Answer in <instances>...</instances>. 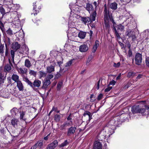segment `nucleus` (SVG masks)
<instances>
[{"instance_id":"obj_35","label":"nucleus","mask_w":149,"mask_h":149,"mask_svg":"<svg viewBox=\"0 0 149 149\" xmlns=\"http://www.w3.org/2000/svg\"><path fill=\"white\" fill-rule=\"evenodd\" d=\"M124 28V26L120 24L117 26V29L118 30H120V31H122Z\"/></svg>"},{"instance_id":"obj_29","label":"nucleus","mask_w":149,"mask_h":149,"mask_svg":"<svg viewBox=\"0 0 149 149\" xmlns=\"http://www.w3.org/2000/svg\"><path fill=\"white\" fill-rule=\"evenodd\" d=\"M18 112V110L16 108H13L11 110V112L13 115H16Z\"/></svg>"},{"instance_id":"obj_16","label":"nucleus","mask_w":149,"mask_h":149,"mask_svg":"<svg viewBox=\"0 0 149 149\" xmlns=\"http://www.w3.org/2000/svg\"><path fill=\"white\" fill-rule=\"evenodd\" d=\"M20 44H19L18 42H15L13 44L12 47L14 50L16 51L20 48Z\"/></svg>"},{"instance_id":"obj_38","label":"nucleus","mask_w":149,"mask_h":149,"mask_svg":"<svg viewBox=\"0 0 149 149\" xmlns=\"http://www.w3.org/2000/svg\"><path fill=\"white\" fill-rule=\"evenodd\" d=\"M90 101L91 102H93L95 101L96 100V98L93 95H91L90 96Z\"/></svg>"},{"instance_id":"obj_22","label":"nucleus","mask_w":149,"mask_h":149,"mask_svg":"<svg viewBox=\"0 0 149 149\" xmlns=\"http://www.w3.org/2000/svg\"><path fill=\"white\" fill-rule=\"evenodd\" d=\"M19 73L22 74H24L26 73L27 69L26 68H24V69L22 68H18L17 69Z\"/></svg>"},{"instance_id":"obj_8","label":"nucleus","mask_w":149,"mask_h":149,"mask_svg":"<svg viewBox=\"0 0 149 149\" xmlns=\"http://www.w3.org/2000/svg\"><path fill=\"white\" fill-rule=\"evenodd\" d=\"M76 128L75 127H71L69 128L68 130L67 135L68 136H70L71 134H73L75 132Z\"/></svg>"},{"instance_id":"obj_63","label":"nucleus","mask_w":149,"mask_h":149,"mask_svg":"<svg viewBox=\"0 0 149 149\" xmlns=\"http://www.w3.org/2000/svg\"><path fill=\"white\" fill-rule=\"evenodd\" d=\"M0 131L1 133H3L4 132V128L1 127V128H0Z\"/></svg>"},{"instance_id":"obj_10","label":"nucleus","mask_w":149,"mask_h":149,"mask_svg":"<svg viewBox=\"0 0 149 149\" xmlns=\"http://www.w3.org/2000/svg\"><path fill=\"white\" fill-rule=\"evenodd\" d=\"M102 145L101 143L98 141H97L95 142L94 146V149H102Z\"/></svg>"},{"instance_id":"obj_18","label":"nucleus","mask_w":149,"mask_h":149,"mask_svg":"<svg viewBox=\"0 0 149 149\" xmlns=\"http://www.w3.org/2000/svg\"><path fill=\"white\" fill-rule=\"evenodd\" d=\"M17 86L19 91H23L24 89V87L22 83L20 81L17 82Z\"/></svg>"},{"instance_id":"obj_23","label":"nucleus","mask_w":149,"mask_h":149,"mask_svg":"<svg viewBox=\"0 0 149 149\" xmlns=\"http://www.w3.org/2000/svg\"><path fill=\"white\" fill-rule=\"evenodd\" d=\"M12 79L15 82H17V81H19V77L16 74H13L12 76Z\"/></svg>"},{"instance_id":"obj_28","label":"nucleus","mask_w":149,"mask_h":149,"mask_svg":"<svg viewBox=\"0 0 149 149\" xmlns=\"http://www.w3.org/2000/svg\"><path fill=\"white\" fill-rule=\"evenodd\" d=\"M39 75L40 79L45 77L46 75V73L42 71H40L39 72Z\"/></svg>"},{"instance_id":"obj_26","label":"nucleus","mask_w":149,"mask_h":149,"mask_svg":"<svg viewBox=\"0 0 149 149\" xmlns=\"http://www.w3.org/2000/svg\"><path fill=\"white\" fill-rule=\"evenodd\" d=\"M25 66L28 68H30L31 65V63L29 59H26L25 61Z\"/></svg>"},{"instance_id":"obj_42","label":"nucleus","mask_w":149,"mask_h":149,"mask_svg":"<svg viewBox=\"0 0 149 149\" xmlns=\"http://www.w3.org/2000/svg\"><path fill=\"white\" fill-rule=\"evenodd\" d=\"M20 119L23 120V116L25 114V112L23 111H21L20 112Z\"/></svg>"},{"instance_id":"obj_46","label":"nucleus","mask_w":149,"mask_h":149,"mask_svg":"<svg viewBox=\"0 0 149 149\" xmlns=\"http://www.w3.org/2000/svg\"><path fill=\"white\" fill-rule=\"evenodd\" d=\"M72 61H73V60H71L70 61L68 62H67L66 63L65 66L66 67H68L70 66V65H71L72 63Z\"/></svg>"},{"instance_id":"obj_13","label":"nucleus","mask_w":149,"mask_h":149,"mask_svg":"<svg viewBox=\"0 0 149 149\" xmlns=\"http://www.w3.org/2000/svg\"><path fill=\"white\" fill-rule=\"evenodd\" d=\"M139 105L133 106L131 108V111L133 113H139Z\"/></svg>"},{"instance_id":"obj_40","label":"nucleus","mask_w":149,"mask_h":149,"mask_svg":"<svg viewBox=\"0 0 149 149\" xmlns=\"http://www.w3.org/2000/svg\"><path fill=\"white\" fill-rule=\"evenodd\" d=\"M36 3H33V10H35V11L36 12L35 13H34V15H37L38 13L39 12V10H38L37 9H36V5H35V4H36Z\"/></svg>"},{"instance_id":"obj_55","label":"nucleus","mask_w":149,"mask_h":149,"mask_svg":"<svg viewBox=\"0 0 149 149\" xmlns=\"http://www.w3.org/2000/svg\"><path fill=\"white\" fill-rule=\"evenodd\" d=\"M120 65V63L119 62L118 63H114L113 66L116 68L118 67Z\"/></svg>"},{"instance_id":"obj_56","label":"nucleus","mask_w":149,"mask_h":149,"mask_svg":"<svg viewBox=\"0 0 149 149\" xmlns=\"http://www.w3.org/2000/svg\"><path fill=\"white\" fill-rule=\"evenodd\" d=\"M132 55V51L130 49H129L128 52V56L130 57H131Z\"/></svg>"},{"instance_id":"obj_41","label":"nucleus","mask_w":149,"mask_h":149,"mask_svg":"<svg viewBox=\"0 0 149 149\" xmlns=\"http://www.w3.org/2000/svg\"><path fill=\"white\" fill-rule=\"evenodd\" d=\"M134 74H135L132 72H129L128 73L127 77L128 78L132 77L134 76Z\"/></svg>"},{"instance_id":"obj_24","label":"nucleus","mask_w":149,"mask_h":149,"mask_svg":"<svg viewBox=\"0 0 149 149\" xmlns=\"http://www.w3.org/2000/svg\"><path fill=\"white\" fill-rule=\"evenodd\" d=\"M86 34L85 32L80 31L79 33L78 37L81 39H84L85 37Z\"/></svg>"},{"instance_id":"obj_61","label":"nucleus","mask_w":149,"mask_h":149,"mask_svg":"<svg viewBox=\"0 0 149 149\" xmlns=\"http://www.w3.org/2000/svg\"><path fill=\"white\" fill-rule=\"evenodd\" d=\"M115 33L116 34V36L118 38H120V36L119 34V33H118V31H117L116 32H115Z\"/></svg>"},{"instance_id":"obj_50","label":"nucleus","mask_w":149,"mask_h":149,"mask_svg":"<svg viewBox=\"0 0 149 149\" xmlns=\"http://www.w3.org/2000/svg\"><path fill=\"white\" fill-rule=\"evenodd\" d=\"M146 111V109H141L139 108V113H141L142 114H143Z\"/></svg>"},{"instance_id":"obj_25","label":"nucleus","mask_w":149,"mask_h":149,"mask_svg":"<svg viewBox=\"0 0 149 149\" xmlns=\"http://www.w3.org/2000/svg\"><path fill=\"white\" fill-rule=\"evenodd\" d=\"M96 14V11H94L91 13L90 15L91 17L90 19H91V20H92V21L95 20Z\"/></svg>"},{"instance_id":"obj_2","label":"nucleus","mask_w":149,"mask_h":149,"mask_svg":"<svg viewBox=\"0 0 149 149\" xmlns=\"http://www.w3.org/2000/svg\"><path fill=\"white\" fill-rule=\"evenodd\" d=\"M23 79L28 85L33 88L35 87H39L41 83V81L37 79L35 80L33 83L30 81L26 77H24L23 78Z\"/></svg>"},{"instance_id":"obj_9","label":"nucleus","mask_w":149,"mask_h":149,"mask_svg":"<svg viewBox=\"0 0 149 149\" xmlns=\"http://www.w3.org/2000/svg\"><path fill=\"white\" fill-rule=\"evenodd\" d=\"M86 9L90 13H92L94 11H95L94 10L93 6L89 3H87Z\"/></svg>"},{"instance_id":"obj_60","label":"nucleus","mask_w":149,"mask_h":149,"mask_svg":"<svg viewBox=\"0 0 149 149\" xmlns=\"http://www.w3.org/2000/svg\"><path fill=\"white\" fill-rule=\"evenodd\" d=\"M61 75L59 73H57L56 75H55V78H58L61 76Z\"/></svg>"},{"instance_id":"obj_27","label":"nucleus","mask_w":149,"mask_h":149,"mask_svg":"<svg viewBox=\"0 0 149 149\" xmlns=\"http://www.w3.org/2000/svg\"><path fill=\"white\" fill-rule=\"evenodd\" d=\"M4 53V45L1 44H0V54L1 56H3Z\"/></svg>"},{"instance_id":"obj_57","label":"nucleus","mask_w":149,"mask_h":149,"mask_svg":"<svg viewBox=\"0 0 149 149\" xmlns=\"http://www.w3.org/2000/svg\"><path fill=\"white\" fill-rule=\"evenodd\" d=\"M116 82V81H115L114 80H112V81H111L110 82L109 84L110 85H115Z\"/></svg>"},{"instance_id":"obj_47","label":"nucleus","mask_w":149,"mask_h":149,"mask_svg":"<svg viewBox=\"0 0 149 149\" xmlns=\"http://www.w3.org/2000/svg\"><path fill=\"white\" fill-rule=\"evenodd\" d=\"M29 74L31 75L35 76L36 74V72L33 70H30L29 71Z\"/></svg>"},{"instance_id":"obj_5","label":"nucleus","mask_w":149,"mask_h":149,"mask_svg":"<svg viewBox=\"0 0 149 149\" xmlns=\"http://www.w3.org/2000/svg\"><path fill=\"white\" fill-rule=\"evenodd\" d=\"M135 60L136 64L138 65H140L142 60L141 54L139 53H136L135 57Z\"/></svg>"},{"instance_id":"obj_14","label":"nucleus","mask_w":149,"mask_h":149,"mask_svg":"<svg viewBox=\"0 0 149 149\" xmlns=\"http://www.w3.org/2000/svg\"><path fill=\"white\" fill-rule=\"evenodd\" d=\"M81 20L84 24H86L87 23L89 22L91 20L90 18L86 17H81Z\"/></svg>"},{"instance_id":"obj_21","label":"nucleus","mask_w":149,"mask_h":149,"mask_svg":"<svg viewBox=\"0 0 149 149\" xmlns=\"http://www.w3.org/2000/svg\"><path fill=\"white\" fill-rule=\"evenodd\" d=\"M54 70V68L52 65H51L47 67V72L49 73L53 74V72Z\"/></svg>"},{"instance_id":"obj_59","label":"nucleus","mask_w":149,"mask_h":149,"mask_svg":"<svg viewBox=\"0 0 149 149\" xmlns=\"http://www.w3.org/2000/svg\"><path fill=\"white\" fill-rule=\"evenodd\" d=\"M4 77V75L2 73L0 72V79H3Z\"/></svg>"},{"instance_id":"obj_4","label":"nucleus","mask_w":149,"mask_h":149,"mask_svg":"<svg viewBox=\"0 0 149 149\" xmlns=\"http://www.w3.org/2000/svg\"><path fill=\"white\" fill-rule=\"evenodd\" d=\"M126 35L128 36L129 38H131L132 40L134 41L136 39V37L135 34V33L130 29H128L126 32Z\"/></svg>"},{"instance_id":"obj_53","label":"nucleus","mask_w":149,"mask_h":149,"mask_svg":"<svg viewBox=\"0 0 149 149\" xmlns=\"http://www.w3.org/2000/svg\"><path fill=\"white\" fill-rule=\"evenodd\" d=\"M103 95L102 94H100L97 97V100H100L102 98Z\"/></svg>"},{"instance_id":"obj_1","label":"nucleus","mask_w":149,"mask_h":149,"mask_svg":"<svg viewBox=\"0 0 149 149\" xmlns=\"http://www.w3.org/2000/svg\"><path fill=\"white\" fill-rule=\"evenodd\" d=\"M104 23L105 26L107 29H109L110 26L109 21L111 22L113 24V29L115 33L117 31L115 26L116 24L113 18L111 13L109 12V8H107L106 4L104 5Z\"/></svg>"},{"instance_id":"obj_52","label":"nucleus","mask_w":149,"mask_h":149,"mask_svg":"<svg viewBox=\"0 0 149 149\" xmlns=\"http://www.w3.org/2000/svg\"><path fill=\"white\" fill-rule=\"evenodd\" d=\"M52 111H54L57 113H59V111L57 110V107H53L52 109Z\"/></svg>"},{"instance_id":"obj_15","label":"nucleus","mask_w":149,"mask_h":149,"mask_svg":"<svg viewBox=\"0 0 149 149\" xmlns=\"http://www.w3.org/2000/svg\"><path fill=\"white\" fill-rule=\"evenodd\" d=\"M109 8L114 10H116L117 8V4L116 2H113L108 4Z\"/></svg>"},{"instance_id":"obj_11","label":"nucleus","mask_w":149,"mask_h":149,"mask_svg":"<svg viewBox=\"0 0 149 149\" xmlns=\"http://www.w3.org/2000/svg\"><path fill=\"white\" fill-rule=\"evenodd\" d=\"M88 49V47L87 45L83 44L81 45L79 47V50L82 52H86L87 51Z\"/></svg>"},{"instance_id":"obj_7","label":"nucleus","mask_w":149,"mask_h":149,"mask_svg":"<svg viewBox=\"0 0 149 149\" xmlns=\"http://www.w3.org/2000/svg\"><path fill=\"white\" fill-rule=\"evenodd\" d=\"M9 93L7 89H4L0 91V96L5 98H8Z\"/></svg>"},{"instance_id":"obj_62","label":"nucleus","mask_w":149,"mask_h":149,"mask_svg":"<svg viewBox=\"0 0 149 149\" xmlns=\"http://www.w3.org/2000/svg\"><path fill=\"white\" fill-rule=\"evenodd\" d=\"M38 146H37V144H35L32 147V148H33V149H36L37 148Z\"/></svg>"},{"instance_id":"obj_49","label":"nucleus","mask_w":149,"mask_h":149,"mask_svg":"<svg viewBox=\"0 0 149 149\" xmlns=\"http://www.w3.org/2000/svg\"><path fill=\"white\" fill-rule=\"evenodd\" d=\"M146 63L147 66L149 67V57L146 58Z\"/></svg>"},{"instance_id":"obj_20","label":"nucleus","mask_w":149,"mask_h":149,"mask_svg":"<svg viewBox=\"0 0 149 149\" xmlns=\"http://www.w3.org/2000/svg\"><path fill=\"white\" fill-rule=\"evenodd\" d=\"M99 42L98 41L96 40L95 42V45L93 46L92 49V51L93 53L95 52L97 48L99 46Z\"/></svg>"},{"instance_id":"obj_31","label":"nucleus","mask_w":149,"mask_h":149,"mask_svg":"<svg viewBox=\"0 0 149 149\" xmlns=\"http://www.w3.org/2000/svg\"><path fill=\"white\" fill-rule=\"evenodd\" d=\"M0 12L2 15L3 16L6 14L5 10L3 7L2 5L0 6Z\"/></svg>"},{"instance_id":"obj_51","label":"nucleus","mask_w":149,"mask_h":149,"mask_svg":"<svg viewBox=\"0 0 149 149\" xmlns=\"http://www.w3.org/2000/svg\"><path fill=\"white\" fill-rule=\"evenodd\" d=\"M112 88L111 86H109L105 89L104 91L105 92H108Z\"/></svg>"},{"instance_id":"obj_6","label":"nucleus","mask_w":149,"mask_h":149,"mask_svg":"<svg viewBox=\"0 0 149 149\" xmlns=\"http://www.w3.org/2000/svg\"><path fill=\"white\" fill-rule=\"evenodd\" d=\"M58 143L57 140L54 141L53 142L47 145V149H54L58 145Z\"/></svg>"},{"instance_id":"obj_32","label":"nucleus","mask_w":149,"mask_h":149,"mask_svg":"<svg viewBox=\"0 0 149 149\" xmlns=\"http://www.w3.org/2000/svg\"><path fill=\"white\" fill-rule=\"evenodd\" d=\"M87 115L88 116L89 120H90L92 116L91 115V113L90 112L88 111H86L84 112V116H85L86 115Z\"/></svg>"},{"instance_id":"obj_17","label":"nucleus","mask_w":149,"mask_h":149,"mask_svg":"<svg viewBox=\"0 0 149 149\" xmlns=\"http://www.w3.org/2000/svg\"><path fill=\"white\" fill-rule=\"evenodd\" d=\"M19 123V120L17 118H13L10 120L11 124L13 127H15V126H17Z\"/></svg>"},{"instance_id":"obj_39","label":"nucleus","mask_w":149,"mask_h":149,"mask_svg":"<svg viewBox=\"0 0 149 149\" xmlns=\"http://www.w3.org/2000/svg\"><path fill=\"white\" fill-rule=\"evenodd\" d=\"M15 51H14V50H10V54L11 57L12 58V60L14 62V58L15 56Z\"/></svg>"},{"instance_id":"obj_45","label":"nucleus","mask_w":149,"mask_h":149,"mask_svg":"<svg viewBox=\"0 0 149 149\" xmlns=\"http://www.w3.org/2000/svg\"><path fill=\"white\" fill-rule=\"evenodd\" d=\"M36 144H37V146L39 148H40L42 147L43 145V142L42 141L38 142L36 143Z\"/></svg>"},{"instance_id":"obj_3","label":"nucleus","mask_w":149,"mask_h":149,"mask_svg":"<svg viewBox=\"0 0 149 149\" xmlns=\"http://www.w3.org/2000/svg\"><path fill=\"white\" fill-rule=\"evenodd\" d=\"M115 121H114V120L113 119L111 120L109 122V124L111 125H112V128H109V127H107L106 128L107 129L108 131V135H105V136H109V137L110 136L111 134H112L114 132V130L112 128H114V127L115 126Z\"/></svg>"},{"instance_id":"obj_12","label":"nucleus","mask_w":149,"mask_h":149,"mask_svg":"<svg viewBox=\"0 0 149 149\" xmlns=\"http://www.w3.org/2000/svg\"><path fill=\"white\" fill-rule=\"evenodd\" d=\"M9 61L10 65L7 64L4 66V71L5 72H9L11 70V66H12V65L10 63V61L9 59Z\"/></svg>"},{"instance_id":"obj_30","label":"nucleus","mask_w":149,"mask_h":149,"mask_svg":"<svg viewBox=\"0 0 149 149\" xmlns=\"http://www.w3.org/2000/svg\"><path fill=\"white\" fill-rule=\"evenodd\" d=\"M93 58V56L92 55L89 56L87 59L86 65H89L90 64V63Z\"/></svg>"},{"instance_id":"obj_36","label":"nucleus","mask_w":149,"mask_h":149,"mask_svg":"<svg viewBox=\"0 0 149 149\" xmlns=\"http://www.w3.org/2000/svg\"><path fill=\"white\" fill-rule=\"evenodd\" d=\"M60 119V115L56 114L54 116V120L56 122H58Z\"/></svg>"},{"instance_id":"obj_48","label":"nucleus","mask_w":149,"mask_h":149,"mask_svg":"<svg viewBox=\"0 0 149 149\" xmlns=\"http://www.w3.org/2000/svg\"><path fill=\"white\" fill-rule=\"evenodd\" d=\"M53 77V75L51 73V74H49L47 76L46 79L50 80V79L52 78Z\"/></svg>"},{"instance_id":"obj_34","label":"nucleus","mask_w":149,"mask_h":149,"mask_svg":"<svg viewBox=\"0 0 149 149\" xmlns=\"http://www.w3.org/2000/svg\"><path fill=\"white\" fill-rule=\"evenodd\" d=\"M62 85L63 83L62 82H60L58 83L57 86V88L58 90L59 91L60 90Z\"/></svg>"},{"instance_id":"obj_37","label":"nucleus","mask_w":149,"mask_h":149,"mask_svg":"<svg viewBox=\"0 0 149 149\" xmlns=\"http://www.w3.org/2000/svg\"><path fill=\"white\" fill-rule=\"evenodd\" d=\"M68 124L66 123H64L60 127L61 130H63L65 129Z\"/></svg>"},{"instance_id":"obj_54","label":"nucleus","mask_w":149,"mask_h":149,"mask_svg":"<svg viewBox=\"0 0 149 149\" xmlns=\"http://www.w3.org/2000/svg\"><path fill=\"white\" fill-rule=\"evenodd\" d=\"M100 83V80H99L97 82V84L95 86V88L98 90L99 88V86Z\"/></svg>"},{"instance_id":"obj_19","label":"nucleus","mask_w":149,"mask_h":149,"mask_svg":"<svg viewBox=\"0 0 149 149\" xmlns=\"http://www.w3.org/2000/svg\"><path fill=\"white\" fill-rule=\"evenodd\" d=\"M50 83L51 82L50 80L46 79L45 82L43 83L42 88V89L46 88L47 87V86L49 85Z\"/></svg>"},{"instance_id":"obj_43","label":"nucleus","mask_w":149,"mask_h":149,"mask_svg":"<svg viewBox=\"0 0 149 149\" xmlns=\"http://www.w3.org/2000/svg\"><path fill=\"white\" fill-rule=\"evenodd\" d=\"M9 54V50L6 45V49L5 52V56L7 57Z\"/></svg>"},{"instance_id":"obj_64","label":"nucleus","mask_w":149,"mask_h":149,"mask_svg":"<svg viewBox=\"0 0 149 149\" xmlns=\"http://www.w3.org/2000/svg\"><path fill=\"white\" fill-rule=\"evenodd\" d=\"M121 76V73H120L116 77V80H117L119 79H120Z\"/></svg>"},{"instance_id":"obj_33","label":"nucleus","mask_w":149,"mask_h":149,"mask_svg":"<svg viewBox=\"0 0 149 149\" xmlns=\"http://www.w3.org/2000/svg\"><path fill=\"white\" fill-rule=\"evenodd\" d=\"M68 144V143L67 140H66L65 141L61 143V145H59V146L60 147H64Z\"/></svg>"},{"instance_id":"obj_44","label":"nucleus","mask_w":149,"mask_h":149,"mask_svg":"<svg viewBox=\"0 0 149 149\" xmlns=\"http://www.w3.org/2000/svg\"><path fill=\"white\" fill-rule=\"evenodd\" d=\"M6 32L8 35L10 36H11L13 34L12 31L10 28H9L8 30L6 31Z\"/></svg>"},{"instance_id":"obj_58","label":"nucleus","mask_w":149,"mask_h":149,"mask_svg":"<svg viewBox=\"0 0 149 149\" xmlns=\"http://www.w3.org/2000/svg\"><path fill=\"white\" fill-rule=\"evenodd\" d=\"M131 0H120L121 2H125V3H129Z\"/></svg>"}]
</instances>
